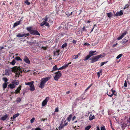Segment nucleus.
<instances>
[{
    "mask_svg": "<svg viewBox=\"0 0 130 130\" xmlns=\"http://www.w3.org/2000/svg\"><path fill=\"white\" fill-rule=\"evenodd\" d=\"M15 87V86L12 83L10 84L8 86V88H10L11 89H13Z\"/></svg>",
    "mask_w": 130,
    "mask_h": 130,
    "instance_id": "nucleus-18",
    "label": "nucleus"
},
{
    "mask_svg": "<svg viewBox=\"0 0 130 130\" xmlns=\"http://www.w3.org/2000/svg\"><path fill=\"white\" fill-rule=\"evenodd\" d=\"M17 37H24V34H21L20 33L18 34L17 36Z\"/></svg>",
    "mask_w": 130,
    "mask_h": 130,
    "instance_id": "nucleus-30",
    "label": "nucleus"
},
{
    "mask_svg": "<svg viewBox=\"0 0 130 130\" xmlns=\"http://www.w3.org/2000/svg\"><path fill=\"white\" fill-rule=\"evenodd\" d=\"M47 120V118H45L44 119H42V120L43 121H44L45 120Z\"/></svg>",
    "mask_w": 130,
    "mask_h": 130,
    "instance_id": "nucleus-63",
    "label": "nucleus"
},
{
    "mask_svg": "<svg viewBox=\"0 0 130 130\" xmlns=\"http://www.w3.org/2000/svg\"><path fill=\"white\" fill-rule=\"evenodd\" d=\"M67 67V66H66V64L65 65H64L63 66H62V67H61V68L62 69H65Z\"/></svg>",
    "mask_w": 130,
    "mask_h": 130,
    "instance_id": "nucleus-44",
    "label": "nucleus"
},
{
    "mask_svg": "<svg viewBox=\"0 0 130 130\" xmlns=\"http://www.w3.org/2000/svg\"><path fill=\"white\" fill-rule=\"evenodd\" d=\"M30 34L33 35H40V34L39 32L37 30L34 29H32Z\"/></svg>",
    "mask_w": 130,
    "mask_h": 130,
    "instance_id": "nucleus-7",
    "label": "nucleus"
},
{
    "mask_svg": "<svg viewBox=\"0 0 130 130\" xmlns=\"http://www.w3.org/2000/svg\"><path fill=\"white\" fill-rule=\"evenodd\" d=\"M49 99V98L48 97H47L42 102V105L43 106H45L46 104L47 103Z\"/></svg>",
    "mask_w": 130,
    "mask_h": 130,
    "instance_id": "nucleus-8",
    "label": "nucleus"
},
{
    "mask_svg": "<svg viewBox=\"0 0 130 130\" xmlns=\"http://www.w3.org/2000/svg\"><path fill=\"white\" fill-rule=\"evenodd\" d=\"M95 118V116L94 115H93L92 116V115L91 114H90V115L89 119L90 120H92L94 119Z\"/></svg>",
    "mask_w": 130,
    "mask_h": 130,
    "instance_id": "nucleus-26",
    "label": "nucleus"
},
{
    "mask_svg": "<svg viewBox=\"0 0 130 130\" xmlns=\"http://www.w3.org/2000/svg\"><path fill=\"white\" fill-rule=\"evenodd\" d=\"M71 62H70L69 63H68L66 64V66H67V67H68V65H69L70 64H71Z\"/></svg>",
    "mask_w": 130,
    "mask_h": 130,
    "instance_id": "nucleus-60",
    "label": "nucleus"
},
{
    "mask_svg": "<svg viewBox=\"0 0 130 130\" xmlns=\"http://www.w3.org/2000/svg\"><path fill=\"white\" fill-rule=\"evenodd\" d=\"M96 27V24H94V26H93V28L91 30L90 32L89 33H91L93 31V29L95 27Z\"/></svg>",
    "mask_w": 130,
    "mask_h": 130,
    "instance_id": "nucleus-48",
    "label": "nucleus"
},
{
    "mask_svg": "<svg viewBox=\"0 0 130 130\" xmlns=\"http://www.w3.org/2000/svg\"><path fill=\"white\" fill-rule=\"evenodd\" d=\"M30 90L31 91H34L35 90V88L34 87V85L33 84L32 85L30 86Z\"/></svg>",
    "mask_w": 130,
    "mask_h": 130,
    "instance_id": "nucleus-19",
    "label": "nucleus"
},
{
    "mask_svg": "<svg viewBox=\"0 0 130 130\" xmlns=\"http://www.w3.org/2000/svg\"><path fill=\"white\" fill-rule=\"evenodd\" d=\"M127 33V32L125 31V32L122 33V35L118 37L117 38V39L118 40L121 39Z\"/></svg>",
    "mask_w": 130,
    "mask_h": 130,
    "instance_id": "nucleus-13",
    "label": "nucleus"
},
{
    "mask_svg": "<svg viewBox=\"0 0 130 130\" xmlns=\"http://www.w3.org/2000/svg\"><path fill=\"white\" fill-rule=\"evenodd\" d=\"M80 53H78L77 55H74L73 56V58L74 59H76L77 58L80 56Z\"/></svg>",
    "mask_w": 130,
    "mask_h": 130,
    "instance_id": "nucleus-28",
    "label": "nucleus"
},
{
    "mask_svg": "<svg viewBox=\"0 0 130 130\" xmlns=\"http://www.w3.org/2000/svg\"><path fill=\"white\" fill-rule=\"evenodd\" d=\"M72 115L71 114L70 115L69 117H68L67 119V120L69 121L70 122L71 120V118H72Z\"/></svg>",
    "mask_w": 130,
    "mask_h": 130,
    "instance_id": "nucleus-32",
    "label": "nucleus"
},
{
    "mask_svg": "<svg viewBox=\"0 0 130 130\" xmlns=\"http://www.w3.org/2000/svg\"><path fill=\"white\" fill-rule=\"evenodd\" d=\"M8 116L7 114L5 115L2 117L1 118V119L3 120H5L7 118Z\"/></svg>",
    "mask_w": 130,
    "mask_h": 130,
    "instance_id": "nucleus-24",
    "label": "nucleus"
},
{
    "mask_svg": "<svg viewBox=\"0 0 130 130\" xmlns=\"http://www.w3.org/2000/svg\"><path fill=\"white\" fill-rule=\"evenodd\" d=\"M11 69L12 70L11 71L15 73L16 76L18 77H19V75H20V72L22 73L23 71H24L25 73H26L29 72L30 71V70L26 71L25 70H24L21 67H19L16 66L12 68Z\"/></svg>",
    "mask_w": 130,
    "mask_h": 130,
    "instance_id": "nucleus-1",
    "label": "nucleus"
},
{
    "mask_svg": "<svg viewBox=\"0 0 130 130\" xmlns=\"http://www.w3.org/2000/svg\"><path fill=\"white\" fill-rule=\"evenodd\" d=\"M19 25V23H18V22H16L13 25V27H15L16 26Z\"/></svg>",
    "mask_w": 130,
    "mask_h": 130,
    "instance_id": "nucleus-45",
    "label": "nucleus"
},
{
    "mask_svg": "<svg viewBox=\"0 0 130 130\" xmlns=\"http://www.w3.org/2000/svg\"><path fill=\"white\" fill-rule=\"evenodd\" d=\"M43 20H44V21H43L42 23L40 24V25L42 26L44 25H45L47 26H49V24L47 22V21L48 20V18L47 15H46L45 17V18L44 19H42Z\"/></svg>",
    "mask_w": 130,
    "mask_h": 130,
    "instance_id": "nucleus-4",
    "label": "nucleus"
},
{
    "mask_svg": "<svg viewBox=\"0 0 130 130\" xmlns=\"http://www.w3.org/2000/svg\"><path fill=\"white\" fill-rule=\"evenodd\" d=\"M22 86L21 85H20L17 88V89L15 91L14 93L16 94L20 93V91L21 89Z\"/></svg>",
    "mask_w": 130,
    "mask_h": 130,
    "instance_id": "nucleus-10",
    "label": "nucleus"
},
{
    "mask_svg": "<svg viewBox=\"0 0 130 130\" xmlns=\"http://www.w3.org/2000/svg\"><path fill=\"white\" fill-rule=\"evenodd\" d=\"M64 124H63V122L62 121L59 127V129H62L64 126H67L68 124V122H67V121L66 120L64 121Z\"/></svg>",
    "mask_w": 130,
    "mask_h": 130,
    "instance_id": "nucleus-6",
    "label": "nucleus"
},
{
    "mask_svg": "<svg viewBox=\"0 0 130 130\" xmlns=\"http://www.w3.org/2000/svg\"><path fill=\"white\" fill-rule=\"evenodd\" d=\"M20 115V114L19 113H17L16 114L14 115L13 116V117H11V119H13V120L15 119L16 117L19 116Z\"/></svg>",
    "mask_w": 130,
    "mask_h": 130,
    "instance_id": "nucleus-20",
    "label": "nucleus"
},
{
    "mask_svg": "<svg viewBox=\"0 0 130 130\" xmlns=\"http://www.w3.org/2000/svg\"><path fill=\"white\" fill-rule=\"evenodd\" d=\"M67 46V43H65L63 44L62 46V48H64L65 47H66Z\"/></svg>",
    "mask_w": 130,
    "mask_h": 130,
    "instance_id": "nucleus-37",
    "label": "nucleus"
},
{
    "mask_svg": "<svg viewBox=\"0 0 130 130\" xmlns=\"http://www.w3.org/2000/svg\"><path fill=\"white\" fill-rule=\"evenodd\" d=\"M96 52V51H91L89 52V55H90V56L91 57L93 56L94 55H96V53H94Z\"/></svg>",
    "mask_w": 130,
    "mask_h": 130,
    "instance_id": "nucleus-14",
    "label": "nucleus"
},
{
    "mask_svg": "<svg viewBox=\"0 0 130 130\" xmlns=\"http://www.w3.org/2000/svg\"><path fill=\"white\" fill-rule=\"evenodd\" d=\"M3 79L5 82V83H7V82L8 81V79L6 77H4L3 78Z\"/></svg>",
    "mask_w": 130,
    "mask_h": 130,
    "instance_id": "nucleus-40",
    "label": "nucleus"
},
{
    "mask_svg": "<svg viewBox=\"0 0 130 130\" xmlns=\"http://www.w3.org/2000/svg\"><path fill=\"white\" fill-rule=\"evenodd\" d=\"M102 70H100V71L98 72L97 74L98 77H100V75H101L102 74Z\"/></svg>",
    "mask_w": 130,
    "mask_h": 130,
    "instance_id": "nucleus-35",
    "label": "nucleus"
},
{
    "mask_svg": "<svg viewBox=\"0 0 130 130\" xmlns=\"http://www.w3.org/2000/svg\"><path fill=\"white\" fill-rule=\"evenodd\" d=\"M7 86V83H4L3 85V87L4 89L6 88Z\"/></svg>",
    "mask_w": 130,
    "mask_h": 130,
    "instance_id": "nucleus-27",
    "label": "nucleus"
},
{
    "mask_svg": "<svg viewBox=\"0 0 130 130\" xmlns=\"http://www.w3.org/2000/svg\"><path fill=\"white\" fill-rule=\"evenodd\" d=\"M12 83L14 84L15 86L16 85H18L19 84V83L18 80H14L12 82Z\"/></svg>",
    "mask_w": 130,
    "mask_h": 130,
    "instance_id": "nucleus-17",
    "label": "nucleus"
},
{
    "mask_svg": "<svg viewBox=\"0 0 130 130\" xmlns=\"http://www.w3.org/2000/svg\"><path fill=\"white\" fill-rule=\"evenodd\" d=\"M110 91H111V93H112L111 94H109L108 92L107 93V94L109 96L112 97L113 95H116V94H115V93L116 92V91L115 90H113V89H112Z\"/></svg>",
    "mask_w": 130,
    "mask_h": 130,
    "instance_id": "nucleus-11",
    "label": "nucleus"
},
{
    "mask_svg": "<svg viewBox=\"0 0 130 130\" xmlns=\"http://www.w3.org/2000/svg\"><path fill=\"white\" fill-rule=\"evenodd\" d=\"M34 81H31L29 82H28L27 83H25V84L26 85H29L30 86L32 85L33 84H34Z\"/></svg>",
    "mask_w": 130,
    "mask_h": 130,
    "instance_id": "nucleus-22",
    "label": "nucleus"
},
{
    "mask_svg": "<svg viewBox=\"0 0 130 130\" xmlns=\"http://www.w3.org/2000/svg\"><path fill=\"white\" fill-rule=\"evenodd\" d=\"M84 45H87L88 46L90 44L88 43H86L84 44Z\"/></svg>",
    "mask_w": 130,
    "mask_h": 130,
    "instance_id": "nucleus-54",
    "label": "nucleus"
},
{
    "mask_svg": "<svg viewBox=\"0 0 130 130\" xmlns=\"http://www.w3.org/2000/svg\"><path fill=\"white\" fill-rule=\"evenodd\" d=\"M32 27H27L26 28V30L29 32L30 33L31 31V30H32Z\"/></svg>",
    "mask_w": 130,
    "mask_h": 130,
    "instance_id": "nucleus-31",
    "label": "nucleus"
},
{
    "mask_svg": "<svg viewBox=\"0 0 130 130\" xmlns=\"http://www.w3.org/2000/svg\"><path fill=\"white\" fill-rule=\"evenodd\" d=\"M123 14V12L122 10H121L117 12L115 15L116 16H120Z\"/></svg>",
    "mask_w": 130,
    "mask_h": 130,
    "instance_id": "nucleus-12",
    "label": "nucleus"
},
{
    "mask_svg": "<svg viewBox=\"0 0 130 130\" xmlns=\"http://www.w3.org/2000/svg\"><path fill=\"white\" fill-rule=\"evenodd\" d=\"M101 130H106L104 126H103L101 127Z\"/></svg>",
    "mask_w": 130,
    "mask_h": 130,
    "instance_id": "nucleus-46",
    "label": "nucleus"
},
{
    "mask_svg": "<svg viewBox=\"0 0 130 130\" xmlns=\"http://www.w3.org/2000/svg\"><path fill=\"white\" fill-rule=\"evenodd\" d=\"M97 129L96 130H100V128L99 127L97 126L96 127Z\"/></svg>",
    "mask_w": 130,
    "mask_h": 130,
    "instance_id": "nucleus-64",
    "label": "nucleus"
},
{
    "mask_svg": "<svg viewBox=\"0 0 130 130\" xmlns=\"http://www.w3.org/2000/svg\"><path fill=\"white\" fill-rule=\"evenodd\" d=\"M72 42L74 44H76V40H73Z\"/></svg>",
    "mask_w": 130,
    "mask_h": 130,
    "instance_id": "nucleus-58",
    "label": "nucleus"
},
{
    "mask_svg": "<svg viewBox=\"0 0 130 130\" xmlns=\"http://www.w3.org/2000/svg\"><path fill=\"white\" fill-rule=\"evenodd\" d=\"M107 62V61H105V62H101V65L100 66L101 67V66H103L104 64H105Z\"/></svg>",
    "mask_w": 130,
    "mask_h": 130,
    "instance_id": "nucleus-42",
    "label": "nucleus"
},
{
    "mask_svg": "<svg viewBox=\"0 0 130 130\" xmlns=\"http://www.w3.org/2000/svg\"><path fill=\"white\" fill-rule=\"evenodd\" d=\"M24 2L28 5H29L30 4V3L28 2V0H26Z\"/></svg>",
    "mask_w": 130,
    "mask_h": 130,
    "instance_id": "nucleus-41",
    "label": "nucleus"
},
{
    "mask_svg": "<svg viewBox=\"0 0 130 130\" xmlns=\"http://www.w3.org/2000/svg\"><path fill=\"white\" fill-rule=\"evenodd\" d=\"M64 33H60V35H61L62 36H64Z\"/></svg>",
    "mask_w": 130,
    "mask_h": 130,
    "instance_id": "nucleus-61",
    "label": "nucleus"
},
{
    "mask_svg": "<svg viewBox=\"0 0 130 130\" xmlns=\"http://www.w3.org/2000/svg\"><path fill=\"white\" fill-rule=\"evenodd\" d=\"M91 57L90 55H88L87 56H86L85 58L84 59V61H86L89 58H90Z\"/></svg>",
    "mask_w": 130,
    "mask_h": 130,
    "instance_id": "nucleus-38",
    "label": "nucleus"
},
{
    "mask_svg": "<svg viewBox=\"0 0 130 130\" xmlns=\"http://www.w3.org/2000/svg\"><path fill=\"white\" fill-rule=\"evenodd\" d=\"M127 86V83L126 81L125 80L124 81V86L125 87H126Z\"/></svg>",
    "mask_w": 130,
    "mask_h": 130,
    "instance_id": "nucleus-47",
    "label": "nucleus"
},
{
    "mask_svg": "<svg viewBox=\"0 0 130 130\" xmlns=\"http://www.w3.org/2000/svg\"><path fill=\"white\" fill-rule=\"evenodd\" d=\"M25 37H26L27 36H29L30 35L29 34V33H27V34H24Z\"/></svg>",
    "mask_w": 130,
    "mask_h": 130,
    "instance_id": "nucleus-53",
    "label": "nucleus"
},
{
    "mask_svg": "<svg viewBox=\"0 0 130 130\" xmlns=\"http://www.w3.org/2000/svg\"><path fill=\"white\" fill-rule=\"evenodd\" d=\"M82 30L84 31H87L86 29H85V27L84 26L83 28H82Z\"/></svg>",
    "mask_w": 130,
    "mask_h": 130,
    "instance_id": "nucleus-55",
    "label": "nucleus"
},
{
    "mask_svg": "<svg viewBox=\"0 0 130 130\" xmlns=\"http://www.w3.org/2000/svg\"><path fill=\"white\" fill-rule=\"evenodd\" d=\"M91 127V125H88L85 128V130H89Z\"/></svg>",
    "mask_w": 130,
    "mask_h": 130,
    "instance_id": "nucleus-34",
    "label": "nucleus"
},
{
    "mask_svg": "<svg viewBox=\"0 0 130 130\" xmlns=\"http://www.w3.org/2000/svg\"><path fill=\"white\" fill-rule=\"evenodd\" d=\"M59 111L58 107H57L55 109V112H58Z\"/></svg>",
    "mask_w": 130,
    "mask_h": 130,
    "instance_id": "nucleus-49",
    "label": "nucleus"
},
{
    "mask_svg": "<svg viewBox=\"0 0 130 130\" xmlns=\"http://www.w3.org/2000/svg\"><path fill=\"white\" fill-rule=\"evenodd\" d=\"M122 54H119L118 55L117 57H116L117 59H119L120 58L122 55Z\"/></svg>",
    "mask_w": 130,
    "mask_h": 130,
    "instance_id": "nucleus-43",
    "label": "nucleus"
},
{
    "mask_svg": "<svg viewBox=\"0 0 130 130\" xmlns=\"http://www.w3.org/2000/svg\"><path fill=\"white\" fill-rule=\"evenodd\" d=\"M92 85V84H91L85 90V91H87L88 89H89L90 88V87H91Z\"/></svg>",
    "mask_w": 130,
    "mask_h": 130,
    "instance_id": "nucleus-50",
    "label": "nucleus"
},
{
    "mask_svg": "<svg viewBox=\"0 0 130 130\" xmlns=\"http://www.w3.org/2000/svg\"><path fill=\"white\" fill-rule=\"evenodd\" d=\"M15 59L17 60V61H21L22 60V59L20 58L19 56H17L15 58Z\"/></svg>",
    "mask_w": 130,
    "mask_h": 130,
    "instance_id": "nucleus-29",
    "label": "nucleus"
},
{
    "mask_svg": "<svg viewBox=\"0 0 130 130\" xmlns=\"http://www.w3.org/2000/svg\"><path fill=\"white\" fill-rule=\"evenodd\" d=\"M42 48H43V50H45L47 49V47L43 46L42 47Z\"/></svg>",
    "mask_w": 130,
    "mask_h": 130,
    "instance_id": "nucleus-57",
    "label": "nucleus"
},
{
    "mask_svg": "<svg viewBox=\"0 0 130 130\" xmlns=\"http://www.w3.org/2000/svg\"><path fill=\"white\" fill-rule=\"evenodd\" d=\"M56 75L55 76L54 79L56 80L57 81L58 79L61 76L62 74L60 71H58L55 73Z\"/></svg>",
    "mask_w": 130,
    "mask_h": 130,
    "instance_id": "nucleus-5",
    "label": "nucleus"
},
{
    "mask_svg": "<svg viewBox=\"0 0 130 130\" xmlns=\"http://www.w3.org/2000/svg\"><path fill=\"white\" fill-rule=\"evenodd\" d=\"M76 118V117L75 116H74L73 118H72V121H73Z\"/></svg>",
    "mask_w": 130,
    "mask_h": 130,
    "instance_id": "nucleus-59",
    "label": "nucleus"
},
{
    "mask_svg": "<svg viewBox=\"0 0 130 130\" xmlns=\"http://www.w3.org/2000/svg\"><path fill=\"white\" fill-rule=\"evenodd\" d=\"M128 41V38L127 37H125L124 39L123 40V43L124 44L127 42Z\"/></svg>",
    "mask_w": 130,
    "mask_h": 130,
    "instance_id": "nucleus-21",
    "label": "nucleus"
},
{
    "mask_svg": "<svg viewBox=\"0 0 130 130\" xmlns=\"http://www.w3.org/2000/svg\"><path fill=\"white\" fill-rule=\"evenodd\" d=\"M24 61L27 63L29 64L30 63V61L26 56H25L23 59Z\"/></svg>",
    "mask_w": 130,
    "mask_h": 130,
    "instance_id": "nucleus-9",
    "label": "nucleus"
},
{
    "mask_svg": "<svg viewBox=\"0 0 130 130\" xmlns=\"http://www.w3.org/2000/svg\"><path fill=\"white\" fill-rule=\"evenodd\" d=\"M15 60L14 59L13 60L12 62H10V63L11 64L13 65H14L15 64Z\"/></svg>",
    "mask_w": 130,
    "mask_h": 130,
    "instance_id": "nucleus-33",
    "label": "nucleus"
},
{
    "mask_svg": "<svg viewBox=\"0 0 130 130\" xmlns=\"http://www.w3.org/2000/svg\"><path fill=\"white\" fill-rule=\"evenodd\" d=\"M59 50H56L54 51V55L56 56H58L59 55Z\"/></svg>",
    "mask_w": 130,
    "mask_h": 130,
    "instance_id": "nucleus-15",
    "label": "nucleus"
},
{
    "mask_svg": "<svg viewBox=\"0 0 130 130\" xmlns=\"http://www.w3.org/2000/svg\"><path fill=\"white\" fill-rule=\"evenodd\" d=\"M35 130H41V129L40 128L37 127L35 128Z\"/></svg>",
    "mask_w": 130,
    "mask_h": 130,
    "instance_id": "nucleus-56",
    "label": "nucleus"
},
{
    "mask_svg": "<svg viewBox=\"0 0 130 130\" xmlns=\"http://www.w3.org/2000/svg\"><path fill=\"white\" fill-rule=\"evenodd\" d=\"M21 21H22L21 20H20L17 22H18V23H19V24H21Z\"/></svg>",
    "mask_w": 130,
    "mask_h": 130,
    "instance_id": "nucleus-62",
    "label": "nucleus"
},
{
    "mask_svg": "<svg viewBox=\"0 0 130 130\" xmlns=\"http://www.w3.org/2000/svg\"><path fill=\"white\" fill-rule=\"evenodd\" d=\"M35 119L34 118H33L31 120H30V122L31 123H32L34 122L35 120Z\"/></svg>",
    "mask_w": 130,
    "mask_h": 130,
    "instance_id": "nucleus-51",
    "label": "nucleus"
},
{
    "mask_svg": "<svg viewBox=\"0 0 130 130\" xmlns=\"http://www.w3.org/2000/svg\"><path fill=\"white\" fill-rule=\"evenodd\" d=\"M127 125L126 123H124L122 124L121 127L123 130H124L125 128L127 126Z\"/></svg>",
    "mask_w": 130,
    "mask_h": 130,
    "instance_id": "nucleus-25",
    "label": "nucleus"
},
{
    "mask_svg": "<svg viewBox=\"0 0 130 130\" xmlns=\"http://www.w3.org/2000/svg\"><path fill=\"white\" fill-rule=\"evenodd\" d=\"M106 15L109 18H110L113 16V14L111 12L107 13H106Z\"/></svg>",
    "mask_w": 130,
    "mask_h": 130,
    "instance_id": "nucleus-23",
    "label": "nucleus"
},
{
    "mask_svg": "<svg viewBox=\"0 0 130 130\" xmlns=\"http://www.w3.org/2000/svg\"><path fill=\"white\" fill-rule=\"evenodd\" d=\"M53 71H55L58 69V68H57V66L55 65V66H54L53 67Z\"/></svg>",
    "mask_w": 130,
    "mask_h": 130,
    "instance_id": "nucleus-36",
    "label": "nucleus"
},
{
    "mask_svg": "<svg viewBox=\"0 0 130 130\" xmlns=\"http://www.w3.org/2000/svg\"><path fill=\"white\" fill-rule=\"evenodd\" d=\"M104 56V55L102 54H100V55L95 56L91 59V62L92 63L97 61L100 58H102Z\"/></svg>",
    "mask_w": 130,
    "mask_h": 130,
    "instance_id": "nucleus-3",
    "label": "nucleus"
},
{
    "mask_svg": "<svg viewBox=\"0 0 130 130\" xmlns=\"http://www.w3.org/2000/svg\"><path fill=\"white\" fill-rule=\"evenodd\" d=\"M129 5H128L127 4H126L124 8V9H125L126 8H128L129 7Z\"/></svg>",
    "mask_w": 130,
    "mask_h": 130,
    "instance_id": "nucleus-52",
    "label": "nucleus"
},
{
    "mask_svg": "<svg viewBox=\"0 0 130 130\" xmlns=\"http://www.w3.org/2000/svg\"><path fill=\"white\" fill-rule=\"evenodd\" d=\"M10 70L9 69H6L5 71V74L6 75L9 76L10 75Z\"/></svg>",
    "mask_w": 130,
    "mask_h": 130,
    "instance_id": "nucleus-16",
    "label": "nucleus"
},
{
    "mask_svg": "<svg viewBox=\"0 0 130 130\" xmlns=\"http://www.w3.org/2000/svg\"><path fill=\"white\" fill-rule=\"evenodd\" d=\"M21 100L20 98H18L16 100V101L17 102H19L21 101Z\"/></svg>",
    "mask_w": 130,
    "mask_h": 130,
    "instance_id": "nucleus-39",
    "label": "nucleus"
},
{
    "mask_svg": "<svg viewBox=\"0 0 130 130\" xmlns=\"http://www.w3.org/2000/svg\"><path fill=\"white\" fill-rule=\"evenodd\" d=\"M50 77H47L45 78H43L41 80L40 84L39 86V87L42 89L44 86V84L46 82L50 79Z\"/></svg>",
    "mask_w": 130,
    "mask_h": 130,
    "instance_id": "nucleus-2",
    "label": "nucleus"
}]
</instances>
